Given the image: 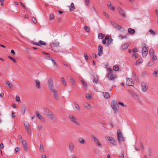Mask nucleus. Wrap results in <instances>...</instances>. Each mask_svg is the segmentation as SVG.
Segmentation results:
<instances>
[{
    "label": "nucleus",
    "instance_id": "f257e3e1",
    "mask_svg": "<svg viewBox=\"0 0 158 158\" xmlns=\"http://www.w3.org/2000/svg\"><path fill=\"white\" fill-rule=\"evenodd\" d=\"M50 91L53 94V97L56 101H59L60 97L58 96L57 90L53 86L52 80L50 79Z\"/></svg>",
    "mask_w": 158,
    "mask_h": 158
},
{
    "label": "nucleus",
    "instance_id": "f03ea898",
    "mask_svg": "<svg viewBox=\"0 0 158 158\" xmlns=\"http://www.w3.org/2000/svg\"><path fill=\"white\" fill-rule=\"evenodd\" d=\"M142 55L143 57L145 58L148 54V48L145 43L142 44Z\"/></svg>",
    "mask_w": 158,
    "mask_h": 158
},
{
    "label": "nucleus",
    "instance_id": "7ed1b4c3",
    "mask_svg": "<svg viewBox=\"0 0 158 158\" xmlns=\"http://www.w3.org/2000/svg\"><path fill=\"white\" fill-rule=\"evenodd\" d=\"M117 137L118 141L119 143L121 144V140L123 141L124 140V138L120 130L119 129L117 130Z\"/></svg>",
    "mask_w": 158,
    "mask_h": 158
},
{
    "label": "nucleus",
    "instance_id": "20e7f679",
    "mask_svg": "<svg viewBox=\"0 0 158 158\" xmlns=\"http://www.w3.org/2000/svg\"><path fill=\"white\" fill-rule=\"evenodd\" d=\"M108 73L107 74V76L108 79L110 80H114L115 78L114 76L112 74L113 70L111 68H109L108 69Z\"/></svg>",
    "mask_w": 158,
    "mask_h": 158
},
{
    "label": "nucleus",
    "instance_id": "39448f33",
    "mask_svg": "<svg viewBox=\"0 0 158 158\" xmlns=\"http://www.w3.org/2000/svg\"><path fill=\"white\" fill-rule=\"evenodd\" d=\"M69 117L70 119V120L74 124L76 125H80V124L77 122V119L74 116H73V115L72 114H69Z\"/></svg>",
    "mask_w": 158,
    "mask_h": 158
},
{
    "label": "nucleus",
    "instance_id": "423d86ee",
    "mask_svg": "<svg viewBox=\"0 0 158 158\" xmlns=\"http://www.w3.org/2000/svg\"><path fill=\"white\" fill-rule=\"evenodd\" d=\"M50 60H51L52 64V68L54 70H56L58 67V64H57L56 60L50 57Z\"/></svg>",
    "mask_w": 158,
    "mask_h": 158
},
{
    "label": "nucleus",
    "instance_id": "0eeeda50",
    "mask_svg": "<svg viewBox=\"0 0 158 158\" xmlns=\"http://www.w3.org/2000/svg\"><path fill=\"white\" fill-rule=\"evenodd\" d=\"M141 85L142 91L143 92L147 91L148 88V86L147 85V84L144 82H141Z\"/></svg>",
    "mask_w": 158,
    "mask_h": 158
},
{
    "label": "nucleus",
    "instance_id": "6e6552de",
    "mask_svg": "<svg viewBox=\"0 0 158 158\" xmlns=\"http://www.w3.org/2000/svg\"><path fill=\"white\" fill-rule=\"evenodd\" d=\"M23 123L27 132L30 133L31 132V130L29 123L27 121H24Z\"/></svg>",
    "mask_w": 158,
    "mask_h": 158
},
{
    "label": "nucleus",
    "instance_id": "1a4fd4ad",
    "mask_svg": "<svg viewBox=\"0 0 158 158\" xmlns=\"http://www.w3.org/2000/svg\"><path fill=\"white\" fill-rule=\"evenodd\" d=\"M69 148L71 152L73 153L74 152V147L73 142H70L69 143Z\"/></svg>",
    "mask_w": 158,
    "mask_h": 158
},
{
    "label": "nucleus",
    "instance_id": "9d476101",
    "mask_svg": "<svg viewBox=\"0 0 158 158\" xmlns=\"http://www.w3.org/2000/svg\"><path fill=\"white\" fill-rule=\"evenodd\" d=\"M127 85L129 86H133L134 83H133V81L131 80V79L130 78H127Z\"/></svg>",
    "mask_w": 158,
    "mask_h": 158
},
{
    "label": "nucleus",
    "instance_id": "9b49d317",
    "mask_svg": "<svg viewBox=\"0 0 158 158\" xmlns=\"http://www.w3.org/2000/svg\"><path fill=\"white\" fill-rule=\"evenodd\" d=\"M117 8L120 14H121L123 17H125L126 16V15L124 13L123 11L122 8L119 6H118Z\"/></svg>",
    "mask_w": 158,
    "mask_h": 158
},
{
    "label": "nucleus",
    "instance_id": "f8f14e48",
    "mask_svg": "<svg viewBox=\"0 0 158 158\" xmlns=\"http://www.w3.org/2000/svg\"><path fill=\"white\" fill-rule=\"evenodd\" d=\"M103 47L101 45H99L98 47V55L99 56H101L103 54Z\"/></svg>",
    "mask_w": 158,
    "mask_h": 158
},
{
    "label": "nucleus",
    "instance_id": "ddd939ff",
    "mask_svg": "<svg viewBox=\"0 0 158 158\" xmlns=\"http://www.w3.org/2000/svg\"><path fill=\"white\" fill-rule=\"evenodd\" d=\"M23 145L24 148V150L25 151H27V143L26 141L25 140L22 141Z\"/></svg>",
    "mask_w": 158,
    "mask_h": 158
},
{
    "label": "nucleus",
    "instance_id": "4468645a",
    "mask_svg": "<svg viewBox=\"0 0 158 158\" xmlns=\"http://www.w3.org/2000/svg\"><path fill=\"white\" fill-rule=\"evenodd\" d=\"M59 43L58 42L52 43L50 44V47L51 48L59 46Z\"/></svg>",
    "mask_w": 158,
    "mask_h": 158
},
{
    "label": "nucleus",
    "instance_id": "2eb2a0df",
    "mask_svg": "<svg viewBox=\"0 0 158 158\" xmlns=\"http://www.w3.org/2000/svg\"><path fill=\"white\" fill-rule=\"evenodd\" d=\"M35 114H36V116H37V118L40 119V120L42 121L43 120H44V118H43L42 116L40 114H39V112L38 111H37L36 112H35Z\"/></svg>",
    "mask_w": 158,
    "mask_h": 158
},
{
    "label": "nucleus",
    "instance_id": "dca6fc26",
    "mask_svg": "<svg viewBox=\"0 0 158 158\" xmlns=\"http://www.w3.org/2000/svg\"><path fill=\"white\" fill-rule=\"evenodd\" d=\"M44 114L48 117H49V109L44 108Z\"/></svg>",
    "mask_w": 158,
    "mask_h": 158
},
{
    "label": "nucleus",
    "instance_id": "f3484780",
    "mask_svg": "<svg viewBox=\"0 0 158 158\" xmlns=\"http://www.w3.org/2000/svg\"><path fill=\"white\" fill-rule=\"evenodd\" d=\"M102 94L105 98H110V94L108 93L103 92Z\"/></svg>",
    "mask_w": 158,
    "mask_h": 158
},
{
    "label": "nucleus",
    "instance_id": "a211bd4d",
    "mask_svg": "<svg viewBox=\"0 0 158 158\" xmlns=\"http://www.w3.org/2000/svg\"><path fill=\"white\" fill-rule=\"evenodd\" d=\"M69 10L70 11H74L75 9L74 5L73 3L72 2L71 5L69 6Z\"/></svg>",
    "mask_w": 158,
    "mask_h": 158
},
{
    "label": "nucleus",
    "instance_id": "6ab92c4d",
    "mask_svg": "<svg viewBox=\"0 0 158 158\" xmlns=\"http://www.w3.org/2000/svg\"><path fill=\"white\" fill-rule=\"evenodd\" d=\"M93 77L94 78L93 80V82L95 84H97V82L98 81V77L97 75H94Z\"/></svg>",
    "mask_w": 158,
    "mask_h": 158
},
{
    "label": "nucleus",
    "instance_id": "aec40b11",
    "mask_svg": "<svg viewBox=\"0 0 158 158\" xmlns=\"http://www.w3.org/2000/svg\"><path fill=\"white\" fill-rule=\"evenodd\" d=\"M113 39L112 38H110V39H109L108 40H107L106 42V44L107 46H109L110 44L113 43Z\"/></svg>",
    "mask_w": 158,
    "mask_h": 158
},
{
    "label": "nucleus",
    "instance_id": "412c9836",
    "mask_svg": "<svg viewBox=\"0 0 158 158\" xmlns=\"http://www.w3.org/2000/svg\"><path fill=\"white\" fill-rule=\"evenodd\" d=\"M35 81L36 83V87L37 89H40V81L37 80H35Z\"/></svg>",
    "mask_w": 158,
    "mask_h": 158
},
{
    "label": "nucleus",
    "instance_id": "4be33fe9",
    "mask_svg": "<svg viewBox=\"0 0 158 158\" xmlns=\"http://www.w3.org/2000/svg\"><path fill=\"white\" fill-rule=\"evenodd\" d=\"M38 44L39 45H38L39 46H41L42 45H45L46 44V43L42 40H40L38 41Z\"/></svg>",
    "mask_w": 158,
    "mask_h": 158
},
{
    "label": "nucleus",
    "instance_id": "5701e85b",
    "mask_svg": "<svg viewBox=\"0 0 158 158\" xmlns=\"http://www.w3.org/2000/svg\"><path fill=\"white\" fill-rule=\"evenodd\" d=\"M26 110V107L24 105L22 106L21 107V110L23 115L24 114Z\"/></svg>",
    "mask_w": 158,
    "mask_h": 158
},
{
    "label": "nucleus",
    "instance_id": "b1692460",
    "mask_svg": "<svg viewBox=\"0 0 158 158\" xmlns=\"http://www.w3.org/2000/svg\"><path fill=\"white\" fill-rule=\"evenodd\" d=\"M74 106L78 110H80L81 109L80 106L78 105L77 103L76 102H75L74 103Z\"/></svg>",
    "mask_w": 158,
    "mask_h": 158
},
{
    "label": "nucleus",
    "instance_id": "393cba45",
    "mask_svg": "<svg viewBox=\"0 0 158 158\" xmlns=\"http://www.w3.org/2000/svg\"><path fill=\"white\" fill-rule=\"evenodd\" d=\"M128 32L131 34H133L135 32V30L131 28H130L128 29Z\"/></svg>",
    "mask_w": 158,
    "mask_h": 158
},
{
    "label": "nucleus",
    "instance_id": "a878e982",
    "mask_svg": "<svg viewBox=\"0 0 158 158\" xmlns=\"http://www.w3.org/2000/svg\"><path fill=\"white\" fill-rule=\"evenodd\" d=\"M129 46L127 44H125L122 46V49L123 50H124L128 48Z\"/></svg>",
    "mask_w": 158,
    "mask_h": 158
},
{
    "label": "nucleus",
    "instance_id": "bb28decb",
    "mask_svg": "<svg viewBox=\"0 0 158 158\" xmlns=\"http://www.w3.org/2000/svg\"><path fill=\"white\" fill-rule=\"evenodd\" d=\"M79 142L81 144H83L85 143V141L84 139L82 137H80L78 139Z\"/></svg>",
    "mask_w": 158,
    "mask_h": 158
},
{
    "label": "nucleus",
    "instance_id": "cd10ccee",
    "mask_svg": "<svg viewBox=\"0 0 158 158\" xmlns=\"http://www.w3.org/2000/svg\"><path fill=\"white\" fill-rule=\"evenodd\" d=\"M84 106L85 107L90 108L91 106L87 102H85L83 104Z\"/></svg>",
    "mask_w": 158,
    "mask_h": 158
},
{
    "label": "nucleus",
    "instance_id": "c85d7f7f",
    "mask_svg": "<svg viewBox=\"0 0 158 158\" xmlns=\"http://www.w3.org/2000/svg\"><path fill=\"white\" fill-rule=\"evenodd\" d=\"M96 143L97 144L98 147H99L100 148H102V146L101 143L99 142L98 139L95 141Z\"/></svg>",
    "mask_w": 158,
    "mask_h": 158
},
{
    "label": "nucleus",
    "instance_id": "c756f323",
    "mask_svg": "<svg viewBox=\"0 0 158 158\" xmlns=\"http://www.w3.org/2000/svg\"><path fill=\"white\" fill-rule=\"evenodd\" d=\"M108 7L109 9H111L112 10H115L114 7L112 6L111 2H110V5H108Z\"/></svg>",
    "mask_w": 158,
    "mask_h": 158
},
{
    "label": "nucleus",
    "instance_id": "7c9ffc66",
    "mask_svg": "<svg viewBox=\"0 0 158 158\" xmlns=\"http://www.w3.org/2000/svg\"><path fill=\"white\" fill-rule=\"evenodd\" d=\"M127 90L130 94L133 97L135 96V94L131 89H128Z\"/></svg>",
    "mask_w": 158,
    "mask_h": 158
},
{
    "label": "nucleus",
    "instance_id": "2f4dec72",
    "mask_svg": "<svg viewBox=\"0 0 158 158\" xmlns=\"http://www.w3.org/2000/svg\"><path fill=\"white\" fill-rule=\"evenodd\" d=\"M119 67L117 64L114 65L113 67V69L115 71H118L119 70Z\"/></svg>",
    "mask_w": 158,
    "mask_h": 158
},
{
    "label": "nucleus",
    "instance_id": "473e14b6",
    "mask_svg": "<svg viewBox=\"0 0 158 158\" xmlns=\"http://www.w3.org/2000/svg\"><path fill=\"white\" fill-rule=\"evenodd\" d=\"M149 53L151 56L155 55L154 51L153 48L150 49L149 52Z\"/></svg>",
    "mask_w": 158,
    "mask_h": 158
},
{
    "label": "nucleus",
    "instance_id": "72a5a7b5",
    "mask_svg": "<svg viewBox=\"0 0 158 158\" xmlns=\"http://www.w3.org/2000/svg\"><path fill=\"white\" fill-rule=\"evenodd\" d=\"M111 105H117L118 106L117 101L115 100H113L111 102Z\"/></svg>",
    "mask_w": 158,
    "mask_h": 158
},
{
    "label": "nucleus",
    "instance_id": "f704fd0d",
    "mask_svg": "<svg viewBox=\"0 0 158 158\" xmlns=\"http://www.w3.org/2000/svg\"><path fill=\"white\" fill-rule=\"evenodd\" d=\"M110 142L111 144L114 145H115L116 144V141L113 138Z\"/></svg>",
    "mask_w": 158,
    "mask_h": 158
},
{
    "label": "nucleus",
    "instance_id": "c9c22d12",
    "mask_svg": "<svg viewBox=\"0 0 158 158\" xmlns=\"http://www.w3.org/2000/svg\"><path fill=\"white\" fill-rule=\"evenodd\" d=\"M143 62V60L142 59H139L137 60L136 61V64H139Z\"/></svg>",
    "mask_w": 158,
    "mask_h": 158
},
{
    "label": "nucleus",
    "instance_id": "e433bc0d",
    "mask_svg": "<svg viewBox=\"0 0 158 158\" xmlns=\"http://www.w3.org/2000/svg\"><path fill=\"white\" fill-rule=\"evenodd\" d=\"M61 81L62 84L65 86L66 85V82L64 78L63 77H61Z\"/></svg>",
    "mask_w": 158,
    "mask_h": 158
},
{
    "label": "nucleus",
    "instance_id": "4c0bfd02",
    "mask_svg": "<svg viewBox=\"0 0 158 158\" xmlns=\"http://www.w3.org/2000/svg\"><path fill=\"white\" fill-rule=\"evenodd\" d=\"M111 23L112 24V25L116 28L118 25L117 23L113 22H111Z\"/></svg>",
    "mask_w": 158,
    "mask_h": 158
},
{
    "label": "nucleus",
    "instance_id": "58836bf2",
    "mask_svg": "<svg viewBox=\"0 0 158 158\" xmlns=\"http://www.w3.org/2000/svg\"><path fill=\"white\" fill-rule=\"evenodd\" d=\"M44 149L43 145L42 144V143H41L40 144V148H39L40 151L41 152H43V151H44Z\"/></svg>",
    "mask_w": 158,
    "mask_h": 158
},
{
    "label": "nucleus",
    "instance_id": "ea45409f",
    "mask_svg": "<svg viewBox=\"0 0 158 158\" xmlns=\"http://www.w3.org/2000/svg\"><path fill=\"white\" fill-rule=\"evenodd\" d=\"M84 29L86 31L88 32H89L90 31L89 28L87 26H85L84 27Z\"/></svg>",
    "mask_w": 158,
    "mask_h": 158
},
{
    "label": "nucleus",
    "instance_id": "a19ab883",
    "mask_svg": "<svg viewBox=\"0 0 158 158\" xmlns=\"http://www.w3.org/2000/svg\"><path fill=\"white\" fill-rule=\"evenodd\" d=\"M152 154V150L151 148H149L148 150V155L149 157L151 156Z\"/></svg>",
    "mask_w": 158,
    "mask_h": 158
},
{
    "label": "nucleus",
    "instance_id": "79ce46f5",
    "mask_svg": "<svg viewBox=\"0 0 158 158\" xmlns=\"http://www.w3.org/2000/svg\"><path fill=\"white\" fill-rule=\"evenodd\" d=\"M104 37L103 34L102 33L99 34L98 35V38L99 39H102Z\"/></svg>",
    "mask_w": 158,
    "mask_h": 158
},
{
    "label": "nucleus",
    "instance_id": "37998d69",
    "mask_svg": "<svg viewBox=\"0 0 158 158\" xmlns=\"http://www.w3.org/2000/svg\"><path fill=\"white\" fill-rule=\"evenodd\" d=\"M15 99V100L16 102H20V98L19 96H17L16 97Z\"/></svg>",
    "mask_w": 158,
    "mask_h": 158
},
{
    "label": "nucleus",
    "instance_id": "c03bdc74",
    "mask_svg": "<svg viewBox=\"0 0 158 158\" xmlns=\"http://www.w3.org/2000/svg\"><path fill=\"white\" fill-rule=\"evenodd\" d=\"M152 62L156 60L157 59V57L155 56V55H152Z\"/></svg>",
    "mask_w": 158,
    "mask_h": 158
},
{
    "label": "nucleus",
    "instance_id": "a18cd8bd",
    "mask_svg": "<svg viewBox=\"0 0 158 158\" xmlns=\"http://www.w3.org/2000/svg\"><path fill=\"white\" fill-rule=\"evenodd\" d=\"M31 20L35 24L37 22V21H36V18H35L34 17H32Z\"/></svg>",
    "mask_w": 158,
    "mask_h": 158
},
{
    "label": "nucleus",
    "instance_id": "49530a36",
    "mask_svg": "<svg viewBox=\"0 0 158 158\" xmlns=\"http://www.w3.org/2000/svg\"><path fill=\"white\" fill-rule=\"evenodd\" d=\"M149 32L153 35H155L156 34V33L152 29H150L149 30Z\"/></svg>",
    "mask_w": 158,
    "mask_h": 158
},
{
    "label": "nucleus",
    "instance_id": "de8ad7c7",
    "mask_svg": "<svg viewBox=\"0 0 158 158\" xmlns=\"http://www.w3.org/2000/svg\"><path fill=\"white\" fill-rule=\"evenodd\" d=\"M8 57L11 60H12L14 62L16 63V60L14 59L13 58L10 56H8Z\"/></svg>",
    "mask_w": 158,
    "mask_h": 158
},
{
    "label": "nucleus",
    "instance_id": "09e8293b",
    "mask_svg": "<svg viewBox=\"0 0 158 158\" xmlns=\"http://www.w3.org/2000/svg\"><path fill=\"white\" fill-rule=\"evenodd\" d=\"M55 117L52 114H50V119H51L52 120H54L55 119Z\"/></svg>",
    "mask_w": 158,
    "mask_h": 158
},
{
    "label": "nucleus",
    "instance_id": "8fccbe9b",
    "mask_svg": "<svg viewBox=\"0 0 158 158\" xmlns=\"http://www.w3.org/2000/svg\"><path fill=\"white\" fill-rule=\"evenodd\" d=\"M55 16H54L52 14V15H50V20H52L54 19Z\"/></svg>",
    "mask_w": 158,
    "mask_h": 158
},
{
    "label": "nucleus",
    "instance_id": "3c124183",
    "mask_svg": "<svg viewBox=\"0 0 158 158\" xmlns=\"http://www.w3.org/2000/svg\"><path fill=\"white\" fill-rule=\"evenodd\" d=\"M114 112V113H117L118 111V109L117 107H114V109H113Z\"/></svg>",
    "mask_w": 158,
    "mask_h": 158
},
{
    "label": "nucleus",
    "instance_id": "603ef678",
    "mask_svg": "<svg viewBox=\"0 0 158 158\" xmlns=\"http://www.w3.org/2000/svg\"><path fill=\"white\" fill-rule=\"evenodd\" d=\"M91 138H93L94 141H96V140L98 139L95 136L93 135L91 136Z\"/></svg>",
    "mask_w": 158,
    "mask_h": 158
},
{
    "label": "nucleus",
    "instance_id": "864d4df0",
    "mask_svg": "<svg viewBox=\"0 0 158 158\" xmlns=\"http://www.w3.org/2000/svg\"><path fill=\"white\" fill-rule=\"evenodd\" d=\"M106 137L107 139L110 142V141H111V140L113 138L109 137V136H108L107 137Z\"/></svg>",
    "mask_w": 158,
    "mask_h": 158
},
{
    "label": "nucleus",
    "instance_id": "5fc2aeb1",
    "mask_svg": "<svg viewBox=\"0 0 158 158\" xmlns=\"http://www.w3.org/2000/svg\"><path fill=\"white\" fill-rule=\"evenodd\" d=\"M84 55L85 56V59L86 60H88V56H87V54L85 52L84 53Z\"/></svg>",
    "mask_w": 158,
    "mask_h": 158
},
{
    "label": "nucleus",
    "instance_id": "6e6d98bb",
    "mask_svg": "<svg viewBox=\"0 0 158 158\" xmlns=\"http://www.w3.org/2000/svg\"><path fill=\"white\" fill-rule=\"evenodd\" d=\"M70 81L72 82V83L73 84L75 85V82L74 81V80L73 78H71L70 79Z\"/></svg>",
    "mask_w": 158,
    "mask_h": 158
},
{
    "label": "nucleus",
    "instance_id": "4d7b16f0",
    "mask_svg": "<svg viewBox=\"0 0 158 158\" xmlns=\"http://www.w3.org/2000/svg\"><path fill=\"white\" fill-rule=\"evenodd\" d=\"M81 81L83 85H84V86L85 87L87 86L84 80H82Z\"/></svg>",
    "mask_w": 158,
    "mask_h": 158
},
{
    "label": "nucleus",
    "instance_id": "13d9d810",
    "mask_svg": "<svg viewBox=\"0 0 158 158\" xmlns=\"http://www.w3.org/2000/svg\"><path fill=\"white\" fill-rule=\"evenodd\" d=\"M154 64V63L150 61L148 63V66H150Z\"/></svg>",
    "mask_w": 158,
    "mask_h": 158
},
{
    "label": "nucleus",
    "instance_id": "bf43d9fd",
    "mask_svg": "<svg viewBox=\"0 0 158 158\" xmlns=\"http://www.w3.org/2000/svg\"><path fill=\"white\" fill-rule=\"evenodd\" d=\"M119 37L121 38V39L123 38H126L127 37V36L126 35H124V36H123L122 35H120L118 36Z\"/></svg>",
    "mask_w": 158,
    "mask_h": 158
},
{
    "label": "nucleus",
    "instance_id": "052dcab7",
    "mask_svg": "<svg viewBox=\"0 0 158 158\" xmlns=\"http://www.w3.org/2000/svg\"><path fill=\"white\" fill-rule=\"evenodd\" d=\"M122 28V27H121L119 25H118V26H117V27L116 28L117 29V30H120Z\"/></svg>",
    "mask_w": 158,
    "mask_h": 158
},
{
    "label": "nucleus",
    "instance_id": "680f3d73",
    "mask_svg": "<svg viewBox=\"0 0 158 158\" xmlns=\"http://www.w3.org/2000/svg\"><path fill=\"white\" fill-rule=\"evenodd\" d=\"M132 51L134 53L136 52H138V50L136 48H135L133 49Z\"/></svg>",
    "mask_w": 158,
    "mask_h": 158
},
{
    "label": "nucleus",
    "instance_id": "e2e57ef3",
    "mask_svg": "<svg viewBox=\"0 0 158 158\" xmlns=\"http://www.w3.org/2000/svg\"><path fill=\"white\" fill-rule=\"evenodd\" d=\"M133 56L135 58H137L138 57V54L137 53H135L133 55Z\"/></svg>",
    "mask_w": 158,
    "mask_h": 158
},
{
    "label": "nucleus",
    "instance_id": "0e129e2a",
    "mask_svg": "<svg viewBox=\"0 0 158 158\" xmlns=\"http://www.w3.org/2000/svg\"><path fill=\"white\" fill-rule=\"evenodd\" d=\"M92 55L93 57L94 58H96L97 57V55L94 53H92Z\"/></svg>",
    "mask_w": 158,
    "mask_h": 158
},
{
    "label": "nucleus",
    "instance_id": "69168bd1",
    "mask_svg": "<svg viewBox=\"0 0 158 158\" xmlns=\"http://www.w3.org/2000/svg\"><path fill=\"white\" fill-rule=\"evenodd\" d=\"M63 64L65 66H67V67H69V63H63Z\"/></svg>",
    "mask_w": 158,
    "mask_h": 158
},
{
    "label": "nucleus",
    "instance_id": "338daca9",
    "mask_svg": "<svg viewBox=\"0 0 158 158\" xmlns=\"http://www.w3.org/2000/svg\"><path fill=\"white\" fill-rule=\"evenodd\" d=\"M103 15L106 18H109L108 15L105 12L103 13Z\"/></svg>",
    "mask_w": 158,
    "mask_h": 158
},
{
    "label": "nucleus",
    "instance_id": "774afa93",
    "mask_svg": "<svg viewBox=\"0 0 158 158\" xmlns=\"http://www.w3.org/2000/svg\"><path fill=\"white\" fill-rule=\"evenodd\" d=\"M86 97L87 98L89 99L90 98L91 96L89 94H87L86 95Z\"/></svg>",
    "mask_w": 158,
    "mask_h": 158
}]
</instances>
